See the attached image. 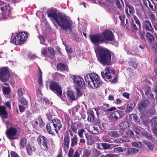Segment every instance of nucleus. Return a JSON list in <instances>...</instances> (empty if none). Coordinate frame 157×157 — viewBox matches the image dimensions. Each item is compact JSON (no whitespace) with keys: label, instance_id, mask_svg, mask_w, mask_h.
Segmentation results:
<instances>
[{"label":"nucleus","instance_id":"obj_61","mask_svg":"<svg viewBox=\"0 0 157 157\" xmlns=\"http://www.w3.org/2000/svg\"><path fill=\"white\" fill-rule=\"evenodd\" d=\"M152 48L155 52L157 53V43H154L152 44Z\"/></svg>","mask_w":157,"mask_h":157},{"label":"nucleus","instance_id":"obj_8","mask_svg":"<svg viewBox=\"0 0 157 157\" xmlns=\"http://www.w3.org/2000/svg\"><path fill=\"white\" fill-rule=\"evenodd\" d=\"M10 74V71L8 67H4L0 68V80L2 82L8 81Z\"/></svg>","mask_w":157,"mask_h":157},{"label":"nucleus","instance_id":"obj_6","mask_svg":"<svg viewBox=\"0 0 157 157\" xmlns=\"http://www.w3.org/2000/svg\"><path fill=\"white\" fill-rule=\"evenodd\" d=\"M37 141L41 149L45 151H48L49 141L45 136L40 135L37 137Z\"/></svg>","mask_w":157,"mask_h":157},{"label":"nucleus","instance_id":"obj_50","mask_svg":"<svg viewBox=\"0 0 157 157\" xmlns=\"http://www.w3.org/2000/svg\"><path fill=\"white\" fill-rule=\"evenodd\" d=\"M90 150L89 149H86L83 152V157H89L90 155Z\"/></svg>","mask_w":157,"mask_h":157},{"label":"nucleus","instance_id":"obj_14","mask_svg":"<svg viewBox=\"0 0 157 157\" xmlns=\"http://www.w3.org/2000/svg\"><path fill=\"white\" fill-rule=\"evenodd\" d=\"M123 113L122 111L117 110L113 112L110 115L109 119L112 121H116L122 117V115Z\"/></svg>","mask_w":157,"mask_h":157},{"label":"nucleus","instance_id":"obj_5","mask_svg":"<svg viewBox=\"0 0 157 157\" xmlns=\"http://www.w3.org/2000/svg\"><path fill=\"white\" fill-rule=\"evenodd\" d=\"M89 36L90 39H114L113 33L108 29L100 34L90 35Z\"/></svg>","mask_w":157,"mask_h":157},{"label":"nucleus","instance_id":"obj_47","mask_svg":"<svg viewBox=\"0 0 157 157\" xmlns=\"http://www.w3.org/2000/svg\"><path fill=\"white\" fill-rule=\"evenodd\" d=\"M135 106V104L134 102L128 104L127 105V110L128 111H131L134 108Z\"/></svg>","mask_w":157,"mask_h":157},{"label":"nucleus","instance_id":"obj_11","mask_svg":"<svg viewBox=\"0 0 157 157\" xmlns=\"http://www.w3.org/2000/svg\"><path fill=\"white\" fill-rule=\"evenodd\" d=\"M55 52L54 49L53 48L50 47L44 48L41 52V54L52 59L55 56Z\"/></svg>","mask_w":157,"mask_h":157},{"label":"nucleus","instance_id":"obj_57","mask_svg":"<svg viewBox=\"0 0 157 157\" xmlns=\"http://www.w3.org/2000/svg\"><path fill=\"white\" fill-rule=\"evenodd\" d=\"M85 130L83 128H82L81 129H79L78 130V134L80 138H82L83 137V133L85 132Z\"/></svg>","mask_w":157,"mask_h":157},{"label":"nucleus","instance_id":"obj_44","mask_svg":"<svg viewBox=\"0 0 157 157\" xmlns=\"http://www.w3.org/2000/svg\"><path fill=\"white\" fill-rule=\"evenodd\" d=\"M19 102H20L21 104L25 105H27L28 104V102L26 101L25 98L23 97L18 98Z\"/></svg>","mask_w":157,"mask_h":157},{"label":"nucleus","instance_id":"obj_58","mask_svg":"<svg viewBox=\"0 0 157 157\" xmlns=\"http://www.w3.org/2000/svg\"><path fill=\"white\" fill-rule=\"evenodd\" d=\"M130 25L132 28L134 30L137 31L138 29V28L134 23L133 20H132V22H131Z\"/></svg>","mask_w":157,"mask_h":157},{"label":"nucleus","instance_id":"obj_24","mask_svg":"<svg viewBox=\"0 0 157 157\" xmlns=\"http://www.w3.org/2000/svg\"><path fill=\"white\" fill-rule=\"evenodd\" d=\"M118 125L120 130L123 132L124 130L128 127L129 124L128 123L127 121H124Z\"/></svg>","mask_w":157,"mask_h":157},{"label":"nucleus","instance_id":"obj_9","mask_svg":"<svg viewBox=\"0 0 157 157\" xmlns=\"http://www.w3.org/2000/svg\"><path fill=\"white\" fill-rule=\"evenodd\" d=\"M17 133V129L14 127H11L7 129L6 134L7 138L10 140H13L17 139L16 136Z\"/></svg>","mask_w":157,"mask_h":157},{"label":"nucleus","instance_id":"obj_41","mask_svg":"<svg viewBox=\"0 0 157 157\" xmlns=\"http://www.w3.org/2000/svg\"><path fill=\"white\" fill-rule=\"evenodd\" d=\"M151 127H157V117H155L151 120Z\"/></svg>","mask_w":157,"mask_h":157},{"label":"nucleus","instance_id":"obj_26","mask_svg":"<svg viewBox=\"0 0 157 157\" xmlns=\"http://www.w3.org/2000/svg\"><path fill=\"white\" fill-rule=\"evenodd\" d=\"M67 94L68 97L72 100L74 101L77 99V97H75L74 92L71 90H68Z\"/></svg>","mask_w":157,"mask_h":157},{"label":"nucleus","instance_id":"obj_49","mask_svg":"<svg viewBox=\"0 0 157 157\" xmlns=\"http://www.w3.org/2000/svg\"><path fill=\"white\" fill-rule=\"evenodd\" d=\"M130 65H132V67L136 68L137 67V64L136 62V59L135 58H132L130 62Z\"/></svg>","mask_w":157,"mask_h":157},{"label":"nucleus","instance_id":"obj_52","mask_svg":"<svg viewBox=\"0 0 157 157\" xmlns=\"http://www.w3.org/2000/svg\"><path fill=\"white\" fill-rule=\"evenodd\" d=\"M133 19L135 20V23L137 24V26H138L139 28H141V23L140 21L139 20L138 18L135 15H134L133 16Z\"/></svg>","mask_w":157,"mask_h":157},{"label":"nucleus","instance_id":"obj_60","mask_svg":"<svg viewBox=\"0 0 157 157\" xmlns=\"http://www.w3.org/2000/svg\"><path fill=\"white\" fill-rule=\"evenodd\" d=\"M28 57L30 59H33L35 58H37V56L36 55L30 53H28Z\"/></svg>","mask_w":157,"mask_h":157},{"label":"nucleus","instance_id":"obj_2","mask_svg":"<svg viewBox=\"0 0 157 157\" xmlns=\"http://www.w3.org/2000/svg\"><path fill=\"white\" fill-rule=\"evenodd\" d=\"M97 60L103 65H109L111 63V52L102 46H98L95 50Z\"/></svg>","mask_w":157,"mask_h":157},{"label":"nucleus","instance_id":"obj_18","mask_svg":"<svg viewBox=\"0 0 157 157\" xmlns=\"http://www.w3.org/2000/svg\"><path fill=\"white\" fill-rule=\"evenodd\" d=\"M26 150L28 155L31 156L33 154V152L36 151V149L34 146L28 144L26 146Z\"/></svg>","mask_w":157,"mask_h":157},{"label":"nucleus","instance_id":"obj_64","mask_svg":"<svg viewBox=\"0 0 157 157\" xmlns=\"http://www.w3.org/2000/svg\"><path fill=\"white\" fill-rule=\"evenodd\" d=\"M10 155L11 157H20L16 153L13 151H11Z\"/></svg>","mask_w":157,"mask_h":157},{"label":"nucleus","instance_id":"obj_10","mask_svg":"<svg viewBox=\"0 0 157 157\" xmlns=\"http://www.w3.org/2000/svg\"><path fill=\"white\" fill-rule=\"evenodd\" d=\"M104 71H101V76L104 79L105 78L107 79H111L112 77L111 75H114L115 73L114 71L113 70H111L109 67H106Z\"/></svg>","mask_w":157,"mask_h":157},{"label":"nucleus","instance_id":"obj_1","mask_svg":"<svg viewBox=\"0 0 157 157\" xmlns=\"http://www.w3.org/2000/svg\"><path fill=\"white\" fill-rule=\"evenodd\" d=\"M48 17L53 18L59 26L66 31L67 30L71 31L72 23L67 17L61 13L57 14L56 9H51L48 12Z\"/></svg>","mask_w":157,"mask_h":157},{"label":"nucleus","instance_id":"obj_13","mask_svg":"<svg viewBox=\"0 0 157 157\" xmlns=\"http://www.w3.org/2000/svg\"><path fill=\"white\" fill-rule=\"evenodd\" d=\"M74 82L77 86L80 88H83L85 87V83L83 79L80 77L77 76H74L73 78Z\"/></svg>","mask_w":157,"mask_h":157},{"label":"nucleus","instance_id":"obj_34","mask_svg":"<svg viewBox=\"0 0 157 157\" xmlns=\"http://www.w3.org/2000/svg\"><path fill=\"white\" fill-rule=\"evenodd\" d=\"M77 129L78 128L76 127V123H73L72 121L71 124L70 129L69 130L72 131L73 132L76 133L77 132Z\"/></svg>","mask_w":157,"mask_h":157},{"label":"nucleus","instance_id":"obj_4","mask_svg":"<svg viewBox=\"0 0 157 157\" xmlns=\"http://www.w3.org/2000/svg\"><path fill=\"white\" fill-rule=\"evenodd\" d=\"M62 127V125L59 120L57 118L53 119L46 124V128L48 134L52 135L55 134L54 131L57 134Z\"/></svg>","mask_w":157,"mask_h":157},{"label":"nucleus","instance_id":"obj_56","mask_svg":"<svg viewBox=\"0 0 157 157\" xmlns=\"http://www.w3.org/2000/svg\"><path fill=\"white\" fill-rule=\"evenodd\" d=\"M134 130L138 131L139 132H142L144 130V129L140 126H138L136 125H134L133 127Z\"/></svg>","mask_w":157,"mask_h":157},{"label":"nucleus","instance_id":"obj_21","mask_svg":"<svg viewBox=\"0 0 157 157\" xmlns=\"http://www.w3.org/2000/svg\"><path fill=\"white\" fill-rule=\"evenodd\" d=\"M37 120L38 121H35L34 122L35 127L38 128V126H39L40 128H42L44 126L45 123L41 116L38 117Z\"/></svg>","mask_w":157,"mask_h":157},{"label":"nucleus","instance_id":"obj_16","mask_svg":"<svg viewBox=\"0 0 157 157\" xmlns=\"http://www.w3.org/2000/svg\"><path fill=\"white\" fill-rule=\"evenodd\" d=\"M125 10L128 18L132 15L135 11L133 7L130 4L126 5Z\"/></svg>","mask_w":157,"mask_h":157},{"label":"nucleus","instance_id":"obj_42","mask_svg":"<svg viewBox=\"0 0 157 157\" xmlns=\"http://www.w3.org/2000/svg\"><path fill=\"white\" fill-rule=\"evenodd\" d=\"M126 134L128 136L130 137L131 138L136 139V137L134 135V133L131 130H128L126 132Z\"/></svg>","mask_w":157,"mask_h":157},{"label":"nucleus","instance_id":"obj_29","mask_svg":"<svg viewBox=\"0 0 157 157\" xmlns=\"http://www.w3.org/2000/svg\"><path fill=\"white\" fill-rule=\"evenodd\" d=\"M71 147H73L77 144L78 139L76 135H75L71 139Z\"/></svg>","mask_w":157,"mask_h":157},{"label":"nucleus","instance_id":"obj_59","mask_svg":"<svg viewBox=\"0 0 157 157\" xmlns=\"http://www.w3.org/2000/svg\"><path fill=\"white\" fill-rule=\"evenodd\" d=\"M147 113L148 115L151 116L155 114V111L153 109H149L147 110Z\"/></svg>","mask_w":157,"mask_h":157},{"label":"nucleus","instance_id":"obj_23","mask_svg":"<svg viewBox=\"0 0 157 157\" xmlns=\"http://www.w3.org/2000/svg\"><path fill=\"white\" fill-rule=\"evenodd\" d=\"M0 116L4 118H6L8 117V114L5 106H0Z\"/></svg>","mask_w":157,"mask_h":157},{"label":"nucleus","instance_id":"obj_30","mask_svg":"<svg viewBox=\"0 0 157 157\" xmlns=\"http://www.w3.org/2000/svg\"><path fill=\"white\" fill-rule=\"evenodd\" d=\"M26 40H10V42L14 45H21Z\"/></svg>","mask_w":157,"mask_h":157},{"label":"nucleus","instance_id":"obj_3","mask_svg":"<svg viewBox=\"0 0 157 157\" xmlns=\"http://www.w3.org/2000/svg\"><path fill=\"white\" fill-rule=\"evenodd\" d=\"M84 77L86 82L92 88H98L102 84V81L101 80L99 76L95 73L88 74Z\"/></svg>","mask_w":157,"mask_h":157},{"label":"nucleus","instance_id":"obj_31","mask_svg":"<svg viewBox=\"0 0 157 157\" xmlns=\"http://www.w3.org/2000/svg\"><path fill=\"white\" fill-rule=\"evenodd\" d=\"M92 43L96 46H98L100 44H105V40H90Z\"/></svg>","mask_w":157,"mask_h":157},{"label":"nucleus","instance_id":"obj_7","mask_svg":"<svg viewBox=\"0 0 157 157\" xmlns=\"http://www.w3.org/2000/svg\"><path fill=\"white\" fill-rule=\"evenodd\" d=\"M49 86L50 90L54 92L59 97L62 95L61 86L57 82L53 81H50Z\"/></svg>","mask_w":157,"mask_h":157},{"label":"nucleus","instance_id":"obj_37","mask_svg":"<svg viewBox=\"0 0 157 157\" xmlns=\"http://www.w3.org/2000/svg\"><path fill=\"white\" fill-rule=\"evenodd\" d=\"M127 151L128 154L130 155H133L138 152L139 150L134 148H130L128 149Z\"/></svg>","mask_w":157,"mask_h":157},{"label":"nucleus","instance_id":"obj_40","mask_svg":"<svg viewBox=\"0 0 157 157\" xmlns=\"http://www.w3.org/2000/svg\"><path fill=\"white\" fill-rule=\"evenodd\" d=\"M25 90L22 88H19L17 91V93L18 96V98L23 97Z\"/></svg>","mask_w":157,"mask_h":157},{"label":"nucleus","instance_id":"obj_45","mask_svg":"<svg viewBox=\"0 0 157 157\" xmlns=\"http://www.w3.org/2000/svg\"><path fill=\"white\" fill-rule=\"evenodd\" d=\"M141 28H140L138 32V34L140 36V38L142 39H145V32L144 30H141Z\"/></svg>","mask_w":157,"mask_h":157},{"label":"nucleus","instance_id":"obj_15","mask_svg":"<svg viewBox=\"0 0 157 157\" xmlns=\"http://www.w3.org/2000/svg\"><path fill=\"white\" fill-rule=\"evenodd\" d=\"M142 28L146 31H150L153 33L154 31L150 21L145 20L142 23Z\"/></svg>","mask_w":157,"mask_h":157},{"label":"nucleus","instance_id":"obj_12","mask_svg":"<svg viewBox=\"0 0 157 157\" xmlns=\"http://www.w3.org/2000/svg\"><path fill=\"white\" fill-rule=\"evenodd\" d=\"M29 33L25 32H19L15 35L14 33H12L11 39H27Z\"/></svg>","mask_w":157,"mask_h":157},{"label":"nucleus","instance_id":"obj_63","mask_svg":"<svg viewBox=\"0 0 157 157\" xmlns=\"http://www.w3.org/2000/svg\"><path fill=\"white\" fill-rule=\"evenodd\" d=\"M151 130H152L154 134L157 136V127H151Z\"/></svg>","mask_w":157,"mask_h":157},{"label":"nucleus","instance_id":"obj_51","mask_svg":"<svg viewBox=\"0 0 157 157\" xmlns=\"http://www.w3.org/2000/svg\"><path fill=\"white\" fill-rule=\"evenodd\" d=\"M102 149H109L111 146L109 144L106 143H102L101 144Z\"/></svg>","mask_w":157,"mask_h":157},{"label":"nucleus","instance_id":"obj_19","mask_svg":"<svg viewBox=\"0 0 157 157\" xmlns=\"http://www.w3.org/2000/svg\"><path fill=\"white\" fill-rule=\"evenodd\" d=\"M57 70L60 71H67L68 70V66L63 63H59L57 64Z\"/></svg>","mask_w":157,"mask_h":157},{"label":"nucleus","instance_id":"obj_62","mask_svg":"<svg viewBox=\"0 0 157 157\" xmlns=\"http://www.w3.org/2000/svg\"><path fill=\"white\" fill-rule=\"evenodd\" d=\"M119 17L121 21V25H123L124 23V19L125 18V16H119Z\"/></svg>","mask_w":157,"mask_h":157},{"label":"nucleus","instance_id":"obj_55","mask_svg":"<svg viewBox=\"0 0 157 157\" xmlns=\"http://www.w3.org/2000/svg\"><path fill=\"white\" fill-rule=\"evenodd\" d=\"M146 145L150 148L152 149L153 148V146L152 144L149 141L147 140H145L144 142Z\"/></svg>","mask_w":157,"mask_h":157},{"label":"nucleus","instance_id":"obj_28","mask_svg":"<svg viewBox=\"0 0 157 157\" xmlns=\"http://www.w3.org/2000/svg\"><path fill=\"white\" fill-rule=\"evenodd\" d=\"M100 130V127L96 124H93L92 131V133L93 134H97Z\"/></svg>","mask_w":157,"mask_h":157},{"label":"nucleus","instance_id":"obj_53","mask_svg":"<svg viewBox=\"0 0 157 157\" xmlns=\"http://www.w3.org/2000/svg\"><path fill=\"white\" fill-rule=\"evenodd\" d=\"M117 109L115 107H113L110 108H107L105 106L103 107V110L105 112L112 111L115 110Z\"/></svg>","mask_w":157,"mask_h":157},{"label":"nucleus","instance_id":"obj_54","mask_svg":"<svg viewBox=\"0 0 157 157\" xmlns=\"http://www.w3.org/2000/svg\"><path fill=\"white\" fill-rule=\"evenodd\" d=\"M146 36L147 39H154V36L153 34L147 32L146 33Z\"/></svg>","mask_w":157,"mask_h":157},{"label":"nucleus","instance_id":"obj_33","mask_svg":"<svg viewBox=\"0 0 157 157\" xmlns=\"http://www.w3.org/2000/svg\"><path fill=\"white\" fill-rule=\"evenodd\" d=\"M27 143V139L25 137H22L20 140V145L21 147L24 148Z\"/></svg>","mask_w":157,"mask_h":157},{"label":"nucleus","instance_id":"obj_25","mask_svg":"<svg viewBox=\"0 0 157 157\" xmlns=\"http://www.w3.org/2000/svg\"><path fill=\"white\" fill-rule=\"evenodd\" d=\"M39 68V73L38 74V84L40 86V87H42L43 84L42 80V73L41 69L38 67Z\"/></svg>","mask_w":157,"mask_h":157},{"label":"nucleus","instance_id":"obj_32","mask_svg":"<svg viewBox=\"0 0 157 157\" xmlns=\"http://www.w3.org/2000/svg\"><path fill=\"white\" fill-rule=\"evenodd\" d=\"M92 156L91 157H98L101 154V153L96 149L94 148L92 150Z\"/></svg>","mask_w":157,"mask_h":157},{"label":"nucleus","instance_id":"obj_39","mask_svg":"<svg viewBox=\"0 0 157 157\" xmlns=\"http://www.w3.org/2000/svg\"><path fill=\"white\" fill-rule=\"evenodd\" d=\"M105 44H110L115 46H117L118 44V42L115 40H105Z\"/></svg>","mask_w":157,"mask_h":157},{"label":"nucleus","instance_id":"obj_27","mask_svg":"<svg viewBox=\"0 0 157 157\" xmlns=\"http://www.w3.org/2000/svg\"><path fill=\"white\" fill-rule=\"evenodd\" d=\"M87 120L88 121L90 122H93L94 121V115L93 111L89 113Z\"/></svg>","mask_w":157,"mask_h":157},{"label":"nucleus","instance_id":"obj_48","mask_svg":"<svg viewBox=\"0 0 157 157\" xmlns=\"http://www.w3.org/2000/svg\"><path fill=\"white\" fill-rule=\"evenodd\" d=\"M102 139L104 142L108 143L112 142L111 138L108 135L103 136L102 138Z\"/></svg>","mask_w":157,"mask_h":157},{"label":"nucleus","instance_id":"obj_38","mask_svg":"<svg viewBox=\"0 0 157 157\" xmlns=\"http://www.w3.org/2000/svg\"><path fill=\"white\" fill-rule=\"evenodd\" d=\"M108 134L110 136L113 137H117L119 136V134L117 131H112L109 132Z\"/></svg>","mask_w":157,"mask_h":157},{"label":"nucleus","instance_id":"obj_22","mask_svg":"<svg viewBox=\"0 0 157 157\" xmlns=\"http://www.w3.org/2000/svg\"><path fill=\"white\" fill-rule=\"evenodd\" d=\"M70 137L69 136H65L63 139V147L64 150L67 151L69 148Z\"/></svg>","mask_w":157,"mask_h":157},{"label":"nucleus","instance_id":"obj_17","mask_svg":"<svg viewBox=\"0 0 157 157\" xmlns=\"http://www.w3.org/2000/svg\"><path fill=\"white\" fill-rule=\"evenodd\" d=\"M149 102L147 99L143 100L141 101L139 105L138 109L139 111L145 109L148 106Z\"/></svg>","mask_w":157,"mask_h":157},{"label":"nucleus","instance_id":"obj_36","mask_svg":"<svg viewBox=\"0 0 157 157\" xmlns=\"http://www.w3.org/2000/svg\"><path fill=\"white\" fill-rule=\"evenodd\" d=\"M116 4L118 8L122 9L124 7V4L122 0H116Z\"/></svg>","mask_w":157,"mask_h":157},{"label":"nucleus","instance_id":"obj_35","mask_svg":"<svg viewBox=\"0 0 157 157\" xmlns=\"http://www.w3.org/2000/svg\"><path fill=\"white\" fill-rule=\"evenodd\" d=\"M129 118L131 120L134 121L136 122L139 121L138 117L136 114H132L129 116Z\"/></svg>","mask_w":157,"mask_h":157},{"label":"nucleus","instance_id":"obj_43","mask_svg":"<svg viewBox=\"0 0 157 157\" xmlns=\"http://www.w3.org/2000/svg\"><path fill=\"white\" fill-rule=\"evenodd\" d=\"M131 144L132 146L138 148H142L143 145V144L141 142H133Z\"/></svg>","mask_w":157,"mask_h":157},{"label":"nucleus","instance_id":"obj_20","mask_svg":"<svg viewBox=\"0 0 157 157\" xmlns=\"http://www.w3.org/2000/svg\"><path fill=\"white\" fill-rule=\"evenodd\" d=\"M74 149L72 147H70L68 153V157H80V153L79 150H76L74 153Z\"/></svg>","mask_w":157,"mask_h":157},{"label":"nucleus","instance_id":"obj_46","mask_svg":"<svg viewBox=\"0 0 157 157\" xmlns=\"http://www.w3.org/2000/svg\"><path fill=\"white\" fill-rule=\"evenodd\" d=\"M2 91L5 94H8L11 92L10 89V87L4 86L2 88Z\"/></svg>","mask_w":157,"mask_h":157}]
</instances>
